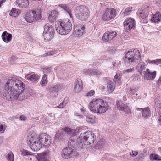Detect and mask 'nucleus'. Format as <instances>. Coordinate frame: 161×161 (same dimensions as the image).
Here are the masks:
<instances>
[{"mask_svg":"<svg viewBox=\"0 0 161 161\" xmlns=\"http://www.w3.org/2000/svg\"><path fill=\"white\" fill-rule=\"evenodd\" d=\"M67 103V101L66 103H64V101H63L62 102L60 103L59 105L57 106V107H55V108H62Z\"/></svg>","mask_w":161,"mask_h":161,"instance_id":"nucleus-51","label":"nucleus"},{"mask_svg":"<svg viewBox=\"0 0 161 161\" xmlns=\"http://www.w3.org/2000/svg\"><path fill=\"white\" fill-rule=\"evenodd\" d=\"M95 94V91L93 90H91L89 92L86 94V96H91Z\"/></svg>","mask_w":161,"mask_h":161,"instance_id":"nucleus-53","label":"nucleus"},{"mask_svg":"<svg viewBox=\"0 0 161 161\" xmlns=\"http://www.w3.org/2000/svg\"><path fill=\"white\" fill-rule=\"evenodd\" d=\"M25 87V84L21 80L15 77H8L2 92L4 99L8 100L15 99L18 97L16 91L22 90V92Z\"/></svg>","mask_w":161,"mask_h":161,"instance_id":"nucleus-1","label":"nucleus"},{"mask_svg":"<svg viewBox=\"0 0 161 161\" xmlns=\"http://www.w3.org/2000/svg\"><path fill=\"white\" fill-rule=\"evenodd\" d=\"M120 75L119 74H116L115 75L113 80L116 83L120 79Z\"/></svg>","mask_w":161,"mask_h":161,"instance_id":"nucleus-52","label":"nucleus"},{"mask_svg":"<svg viewBox=\"0 0 161 161\" xmlns=\"http://www.w3.org/2000/svg\"><path fill=\"white\" fill-rule=\"evenodd\" d=\"M150 159L151 161H161V157L158 154H152L150 155Z\"/></svg>","mask_w":161,"mask_h":161,"instance_id":"nucleus-35","label":"nucleus"},{"mask_svg":"<svg viewBox=\"0 0 161 161\" xmlns=\"http://www.w3.org/2000/svg\"><path fill=\"white\" fill-rule=\"evenodd\" d=\"M116 36V32L113 31H110L105 32L102 37V41L106 43L110 42Z\"/></svg>","mask_w":161,"mask_h":161,"instance_id":"nucleus-10","label":"nucleus"},{"mask_svg":"<svg viewBox=\"0 0 161 161\" xmlns=\"http://www.w3.org/2000/svg\"><path fill=\"white\" fill-rule=\"evenodd\" d=\"M144 158V156L143 154H141L138 155V156L136 158L137 161H142Z\"/></svg>","mask_w":161,"mask_h":161,"instance_id":"nucleus-50","label":"nucleus"},{"mask_svg":"<svg viewBox=\"0 0 161 161\" xmlns=\"http://www.w3.org/2000/svg\"><path fill=\"white\" fill-rule=\"evenodd\" d=\"M20 119L21 120L25 121L26 120V118L24 116L21 115L20 117Z\"/></svg>","mask_w":161,"mask_h":161,"instance_id":"nucleus-59","label":"nucleus"},{"mask_svg":"<svg viewBox=\"0 0 161 161\" xmlns=\"http://www.w3.org/2000/svg\"><path fill=\"white\" fill-rule=\"evenodd\" d=\"M115 86L114 83L111 81H108V83L107 88L109 93L112 92L114 89Z\"/></svg>","mask_w":161,"mask_h":161,"instance_id":"nucleus-33","label":"nucleus"},{"mask_svg":"<svg viewBox=\"0 0 161 161\" xmlns=\"http://www.w3.org/2000/svg\"><path fill=\"white\" fill-rule=\"evenodd\" d=\"M108 108V103L100 99H93L90 103V109L91 111L97 114L105 113Z\"/></svg>","mask_w":161,"mask_h":161,"instance_id":"nucleus-2","label":"nucleus"},{"mask_svg":"<svg viewBox=\"0 0 161 161\" xmlns=\"http://www.w3.org/2000/svg\"><path fill=\"white\" fill-rule=\"evenodd\" d=\"M44 31L54 34V30L52 25L48 23L46 24L44 26Z\"/></svg>","mask_w":161,"mask_h":161,"instance_id":"nucleus-30","label":"nucleus"},{"mask_svg":"<svg viewBox=\"0 0 161 161\" xmlns=\"http://www.w3.org/2000/svg\"><path fill=\"white\" fill-rule=\"evenodd\" d=\"M19 11L20 12L19 10L13 8L9 13V15L13 17H16L19 15Z\"/></svg>","mask_w":161,"mask_h":161,"instance_id":"nucleus-38","label":"nucleus"},{"mask_svg":"<svg viewBox=\"0 0 161 161\" xmlns=\"http://www.w3.org/2000/svg\"><path fill=\"white\" fill-rule=\"evenodd\" d=\"M16 2L19 7L22 8H26L29 5L28 0H16Z\"/></svg>","mask_w":161,"mask_h":161,"instance_id":"nucleus-26","label":"nucleus"},{"mask_svg":"<svg viewBox=\"0 0 161 161\" xmlns=\"http://www.w3.org/2000/svg\"><path fill=\"white\" fill-rule=\"evenodd\" d=\"M44 71L47 72H49L51 70L50 68L48 67H45L43 69Z\"/></svg>","mask_w":161,"mask_h":161,"instance_id":"nucleus-58","label":"nucleus"},{"mask_svg":"<svg viewBox=\"0 0 161 161\" xmlns=\"http://www.w3.org/2000/svg\"><path fill=\"white\" fill-rule=\"evenodd\" d=\"M137 110L141 111L142 116L145 118H149L151 115V112L149 108L148 107L143 108H138Z\"/></svg>","mask_w":161,"mask_h":161,"instance_id":"nucleus-21","label":"nucleus"},{"mask_svg":"<svg viewBox=\"0 0 161 161\" xmlns=\"http://www.w3.org/2000/svg\"><path fill=\"white\" fill-rule=\"evenodd\" d=\"M85 27L84 25H81V35H82V34H83L85 33Z\"/></svg>","mask_w":161,"mask_h":161,"instance_id":"nucleus-57","label":"nucleus"},{"mask_svg":"<svg viewBox=\"0 0 161 161\" xmlns=\"http://www.w3.org/2000/svg\"><path fill=\"white\" fill-rule=\"evenodd\" d=\"M54 34H50L49 32H43V34L44 39L46 41L50 40Z\"/></svg>","mask_w":161,"mask_h":161,"instance_id":"nucleus-40","label":"nucleus"},{"mask_svg":"<svg viewBox=\"0 0 161 161\" xmlns=\"http://www.w3.org/2000/svg\"><path fill=\"white\" fill-rule=\"evenodd\" d=\"M4 0H0V8L1 7V4L3 3Z\"/></svg>","mask_w":161,"mask_h":161,"instance_id":"nucleus-63","label":"nucleus"},{"mask_svg":"<svg viewBox=\"0 0 161 161\" xmlns=\"http://www.w3.org/2000/svg\"><path fill=\"white\" fill-rule=\"evenodd\" d=\"M74 149L70 147H67L62 150V156L64 158L68 159L74 155Z\"/></svg>","mask_w":161,"mask_h":161,"instance_id":"nucleus-16","label":"nucleus"},{"mask_svg":"<svg viewBox=\"0 0 161 161\" xmlns=\"http://www.w3.org/2000/svg\"><path fill=\"white\" fill-rule=\"evenodd\" d=\"M117 108L120 111L129 114L131 113V110L130 108L127 104L123 103L120 101L116 102Z\"/></svg>","mask_w":161,"mask_h":161,"instance_id":"nucleus-14","label":"nucleus"},{"mask_svg":"<svg viewBox=\"0 0 161 161\" xmlns=\"http://www.w3.org/2000/svg\"><path fill=\"white\" fill-rule=\"evenodd\" d=\"M146 65V64L144 62H141L138 64L137 66V69L139 71H142L145 69Z\"/></svg>","mask_w":161,"mask_h":161,"instance_id":"nucleus-36","label":"nucleus"},{"mask_svg":"<svg viewBox=\"0 0 161 161\" xmlns=\"http://www.w3.org/2000/svg\"><path fill=\"white\" fill-rule=\"evenodd\" d=\"M116 14V13L113 8H108L106 9L103 16V19L105 21H109L114 19Z\"/></svg>","mask_w":161,"mask_h":161,"instance_id":"nucleus-8","label":"nucleus"},{"mask_svg":"<svg viewBox=\"0 0 161 161\" xmlns=\"http://www.w3.org/2000/svg\"><path fill=\"white\" fill-rule=\"evenodd\" d=\"M4 124H0V131L2 133L4 132L5 131V129H4Z\"/></svg>","mask_w":161,"mask_h":161,"instance_id":"nucleus-56","label":"nucleus"},{"mask_svg":"<svg viewBox=\"0 0 161 161\" xmlns=\"http://www.w3.org/2000/svg\"><path fill=\"white\" fill-rule=\"evenodd\" d=\"M2 139L1 137H0V145L2 143Z\"/></svg>","mask_w":161,"mask_h":161,"instance_id":"nucleus-64","label":"nucleus"},{"mask_svg":"<svg viewBox=\"0 0 161 161\" xmlns=\"http://www.w3.org/2000/svg\"><path fill=\"white\" fill-rule=\"evenodd\" d=\"M22 152L23 155L24 156H28L32 155V153L25 150H22Z\"/></svg>","mask_w":161,"mask_h":161,"instance_id":"nucleus-49","label":"nucleus"},{"mask_svg":"<svg viewBox=\"0 0 161 161\" xmlns=\"http://www.w3.org/2000/svg\"><path fill=\"white\" fill-rule=\"evenodd\" d=\"M138 154V152L137 151H132L131 152H130V154L133 157L136 156Z\"/></svg>","mask_w":161,"mask_h":161,"instance_id":"nucleus-54","label":"nucleus"},{"mask_svg":"<svg viewBox=\"0 0 161 161\" xmlns=\"http://www.w3.org/2000/svg\"><path fill=\"white\" fill-rule=\"evenodd\" d=\"M132 8L131 7H129L127 8L125 10L124 12V14L125 15L127 16L129 15L131 12Z\"/></svg>","mask_w":161,"mask_h":161,"instance_id":"nucleus-46","label":"nucleus"},{"mask_svg":"<svg viewBox=\"0 0 161 161\" xmlns=\"http://www.w3.org/2000/svg\"><path fill=\"white\" fill-rule=\"evenodd\" d=\"M105 143V140L104 139H101L98 141L95 147L98 149H101L103 147Z\"/></svg>","mask_w":161,"mask_h":161,"instance_id":"nucleus-37","label":"nucleus"},{"mask_svg":"<svg viewBox=\"0 0 161 161\" xmlns=\"http://www.w3.org/2000/svg\"><path fill=\"white\" fill-rule=\"evenodd\" d=\"M59 6L64 10L66 11L69 14L70 17L72 18L71 11L68 5L65 4H62L59 5Z\"/></svg>","mask_w":161,"mask_h":161,"instance_id":"nucleus-32","label":"nucleus"},{"mask_svg":"<svg viewBox=\"0 0 161 161\" xmlns=\"http://www.w3.org/2000/svg\"><path fill=\"white\" fill-rule=\"evenodd\" d=\"M63 88V85L58 83L52 85L48 88V92L50 95L54 97L56 95H58V92Z\"/></svg>","mask_w":161,"mask_h":161,"instance_id":"nucleus-9","label":"nucleus"},{"mask_svg":"<svg viewBox=\"0 0 161 161\" xmlns=\"http://www.w3.org/2000/svg\"><path fill=\"white\" fill-rule=\"evenodd\" d=\"M39 141L43 145L47 146L50 143V136L45 133H43L38 136Z\"/></svg>","mask_w":161,"mask_h":161,"instance_id":"nucleus-13","label":"nucleus"},{"mask_svg":"<svg viewBox=\"0 0 161 161\" xmlns=\"http://www.w3.org/2000/svg\"><path fill=\"white\" fill-rule=\"evenodd\" d=\"M159 101H157V100H156L155 102L156 106L158 107L157 108V110L159 111L158 114H159L160 112H161V103H159Z\"/></svg>","mask_w":161,"mask_h":161,"instance_id":"nucleus-47","label":"nucleus"},{"mask_svg":"<svg viewBox=\"0 0 161 161\" xmlns=\"http://www.w3.org/2000/svg\"><path fill=\"white\" fill-rule=\"evenodd\" d=\"M39 140L38 136L33 133L27 136V144L33 150L37 151L41 148L42 145Z\"/></svg>","mask_w":161,"mask_h":161,"instance_id":"nucleus-5","label":"nucleus"},{"mask_svg":"<svg viewBox=\"0 0 161 161\" xmlns=\"http://www.w3.org/2000/svg\"><path fill=\"white\" fill-rule=\"evenodd\" d=\"M83 72L86 75H91L93 74L94 75L99 76L100 75L101 72L99 70L92 69H85L83 71Z\"/></svg>","mask_w":161,"mask_h":161,"instance_id":"nucleus-22","label":"nucleus"},{"mask_svg":"<svg viewBox=\"0 0 161 161\" xmlns=\"http://www.w3.org/2000/svg\"><path fill=\"white\" fill-rule=\"evenodd\" d=\"M7 159L8 161H14V155L11 151H10L8 154Z\"/></svg>","mask_w":161,"mask_h":161,"instance_id":"nucleus-44","label":"nucleus"},{"mask_svg":"<svg viewBox=\"0 0 161 161\" xmlns=\"http://www.w3.org/2000/svg\"><path fill=\"white\" fill-rule=\"evenodd\" d=\"M41 6L38 7L36 10H31L27 13L25 17V19L29 23H31L40 19L41 18Z\"/></svg>","mask_w":161,"mask_h":161,"instance_id":"nucleus-7","label":"nucleus"},{"mask_svg":"<svg viewBox=\"0 0 161 161\" xmlns=\"http://www.w3.org/2000/svg\"><path fill=\"white\" fill-rule=\"evenodd\" d=\"M152 15L153 16L151 19L152 22L154 23L158 22L161 20V15L159 12H157L155 14Z\"/></svg>","mask_w":161,"mask_h":161,"instance_id":"nucleus-29","label":"nucleus"},{"mask_svg":"<svg viewBox=\"0 0 161 161\" xmlns=\"http://www.w3.org/2000/svg\"><path fill=\"white\" fill-rule=\"evenodd\" d=\"M47 76L44 74L42 76V80L40 82V85L42 86H45L47 83Z\"/></svg>","mask_w":161,"mask_h":161,"instance_id":"nucleus-39","label":"nucleus"},{"mask_svg":"<svg viewBox=\"0 0 161 161\" xmlns=\"http://www.w3.org/2000/svg\"><path fill=\"white\" fill-rule=\"evenodd\" d=\"M151 8L148 6H144L141 9H139L138 14L143 19L147 17L151 12Z\"/></svg>","mask_w":161,"mask_h":161,"instance_id":"nucleus-15","label":"nucleus"},{"mask_svg":"<svg viewBox=\"0 0 161 161\" xmlns=\"http://www.w3.org/2000/svg\"><path fill=\"white\" fill-rule=\"evenodd\" d=\"M79 130L80 128L79 127L77 128L75 130L66 127L63 130L65 133L69 134L71 136H74L76 135L79 133Z\"/></svg>","mask_w":161,"mask_h":161,"instance_id":"nucleus-20","label":"nucleus"},{"mask_svg":"<svg viewBox=\"0 0 161 161\" xmlns=\"http://www.w3.org/2000/svg\"><path fill=\"white\" fill-rule=\"evenodd\" d=\"M2 37L4 42L8 43L11 41L12 38V35L11 34L8 33L7 31H5L3 33Z\"/></svg>","mask_w":161,"mask_h":161,"instance_id":"nucleus-23","label":"nucleus"},{"mask_svg":"<svg viewBox=\"0 0 161 161\" xmlns=\"http://www.w3.org/2000/svg\"><path fill=\"white\" fill-rule=\"evenodd\" d=\"M158 85H161V77L158 79Z\"/></svg>","mask_w":161,"mask_h":161,"instance_id":"nucleus-61","label":"nucleus"},{"mask_svg":"<svg viewBox=\"0 0 161 161\" xmlns=\"http://www.w3.org/2000/svg\"><path fill=\"white\" fill-rule=\"evenodd\" d=\"M144 79L147 80H153L155 78L156 75V71L151 72L150 70L147 69L146 71H144Z\"/></svg>","mask_w":161,"mask_h":161,"instance_id":"nucleus-18","label":"nucleus"},{"mask_svg":"<svg viewBox=\"0 0 161 161\" xmlns=\"http://www.w3.org/2000/svg\"><path fill=\"white\" fill-rule=\"evenodd\" d=\"M80 80L76 79L75 81L74 91L75 93H78L80 91Z\"/></svg>","mask_w":161,"mask_h":161,"instance_id":"nucleus-31","label":"nucleus"},{"mask_svg":"<svg viewBox=\"0 0 161 161\" xmlns=\"http://www.w3.org/2000/svg\"><path fill=\"white\" fill-rule=\"evenodd\" d=\"M76 142H77L79 144L80 143V137H79V138H77V140L76 141Z\"/></svg>","mask_w":161,"mask_h":161,"instance_id":"nucleus-62","label":"nucleus"},{"mask_svg":"<svg viewBox=\"0 0 161 161\" xmlns=\"http://www.w3.org/2000/svg\"><path fill=\"white\" fill-rule=\"evenodd\" d=\"M125 61L127 65H136L142 60L139 51L137 49H131L125 55Z\"/></svg>","mask_w":161,"mask_h":161,"instance_id":"nucleus-3","label":"nucleus"},{"mask_svg":"<svg viewBox=\"0 0 161 161\" xmlns=\"http://www.w3.org/2000/svg\"><path fill=\"white\" fill-rule=\"evenodd\" d=\"M49 152L48 151L38 153L36 158L38 161H49Z\"/></svg>","mask_w":161,"mask_h":161,"instance_id":"nucleus-17","label":"nucleus"},{"mask_svg":"<svg viewBox=\"0 0 161 161\" xmlns=\"http://www.w3.org/2000/svg\"><path fill=\"white\" fill-rule=\"evenodd\" d=\"M58 15V12L56 10L52 11L49 14L48 19L49 21L53 22L55 21Z\"/></svg>","mask_w":161,"mask_h":161,"instance_id":"nucleus-28","label":"nucleus"},{"mask_svg":"<svg viewBox=\"0 0 161 161\" xmlns=\"http://www.w3.org/2000/svg\"><path fill=\"white\" fill-rule=\"evenodd\" d=\"M80 6L77 7L74 10L75 14L76 17L79 19H80Z\"/></svg>","mask_w":161,"mask_h":161,"instance_id":"nucleus-41","label":"nucleus"},{"mask_svg":"<svg viewBox=\"0 0 161 161\" xmlns=\"http://www.w3.org/2000/svg\"><path fill=\"white\" fill-rule=\"evenodd\" d=\"M58 26L56 25V30L58 33L61 35H65L69 33L72 28V25L70 20L64 19L58 23Z\"/></svg>","mask_w":161,"mask_h":161,"instance_id":"nucleus-4","label":"nucleus"},{"mask_svg":"<svg viewBox=\"0 0 161 161\" xmlns=\"http://www.w3.org/2000/svg\"><path fill=\"white\" fill-rule=\"evenodd\" d=\"M63 137V135L62 134V132L59 131L55 134L54 137V140L56 141H60L62 140Z\"/></svg>","mask_w":161,"mask_h":161,"instance_id":"nucleus-34","label":"nucleus"},{"mask_svg":"<svg viewBox=\"0 0 161 161\" xmlns=\"http://www.w3.org/2000/svg\"><path fill=\"white\" fill-rule=\"evenodd\" d=\"M134 70V69L133 68H130L125 70L124 73H131Z\"/></svg>","mask_w":161,"mask_h":161,"instance_id":"nucleus-55","label":"nucleus"},{"mask_svg":"<svg viewBox=\"0 0 161 161\" xmlns=\"http://www.w3.org/2000/svg\"><path fill=\"white\" fill-rule=\"evenodd\" d=\"M88 112L85 108L82 107L81 108V121L85 122V121L87 119L89 116Z\"/></svg>","mask_w":161,"mask_h":161,"instance_id":"nucleus-25","label":"nucleus"},{"mask_svg":"<svg viewBox=\"0 0 161 161\" xmlns=\"http://www.w3.org/2000/svg\"><path fill=\"white\" fill-rule=\"evenodd\" d=\"M81 20H87L89 15V11L88 8L85 6L81 5Z\"/></svg>","mask_w":161,"mask_h":161,"instance_id":"nucleus-19","label":"nucleus"},{"mask_svg":"<svg viewBox=\"0 0 161 161\" xmlns=\"http://www.w3.org/2000/svg\"><path fill=\"white\" fill-rule=\"evenodd\" d=\"M137 89L130 88L128 91V93L130 97L132 99H140V96H138V94L136 93Z\"/></svg>","mask_w":161,"mask_h":161,"instance_id":"nucleus-24","label":"nucleus"},{"mask_svg":"<svg viewBox=\"0 0 161 161\" xmlns=\"http://www.w3.org/2000/svg\"><path fill=\"white\" fill-rule=\"evenodd\" d=\"M26 79L29 82L34 84L37 81L39 76L36 74H33L29 76L26 77Z\"/></svg>","mask_w":161,"mask_h":161,"instance_id":"nucleus-27","label":"nucleus"},{"mask_svg":"<svg viewBox=\"0 0 161 161\" xmlns=\"http://www.w3.org/2000/svg\"><path fill=\"white\" fill-rule=\"evenodd\" d=\"M87 129V127L86 126L81 127V137H83L82 139H81V141L84 142L83 144L84 145L86 144L87 145L93 144L96 139V136L92 132L86 131ZM83 145V144H82V146Z\"/></svg>","mask_w":161,"mask_h":161,"instance_id":"nucleus-6","label":"nucleus"},{"mask_svg":"<svg viewBox=\"0 0 161 161\" xmlns=\"http://www.w3.org/2000/svg\"><path fill=\"white\" fill-rule=\"evenodd\" d=\"M159 117H158V121L161 122V113H160L159 114Z\"/></svg>","mask_w":161,"mask_h":161,"instance_id":"nucleus-60","label":"nucleus"},{"mask_svg":"<svg viewBox=\"0 0 161 161\" xmlns=\"http://www.w3.org/2000/svg\"><path fill=\"white\" fill-rule=\"evenodd\" d=\"M96 120V118L94 116L89 115L88 118L86 120L87 122L93 123L95 122Z\"/></svg>","mask_w":161,"mask_h":161,"instance_id":"nucleus-43","label":"nucleus"},{"mask_svg":"<svg viewBox=\"0 0 161 161\" xmlns=\"http://www.w3.org/2000/svg\"><path fill=\"white\" fill-rule=\"evenodd\" d=\"M149 62L150 63L154 64L156 65H158L161 64V59L149 61Z\"/></svg>","mask_w":161,"mask_h":161,"instance_id":"nucleus-45","label":"nucleus"},{"mask_svg":"<svg viewBox=\"0 0 161 161\" xmlns=\"http://www.w3.org/2000/svg\"><path fill=\"white\" fill-rule=\"evenodd\" d=\"M56 52L54 50H52L49 52H48L45 54V55H44L43 56L44 57H45L47 56H51L53 54L56 53Z\"/></svg>","mask_w":161,"mask_h":161,"instance_id":"nucleus-48","label":"nucleus"},{"mask_svg":"<svg viewBox=\"0 0 161 161\" xmlns=\"http://www.w3.org/2000/svg\"><path fill=\"white\" fill-rule=\"evenodd\" d=\"M124 25L125 31L130 30L135 26L136 23L135 20L131 18H127L124 21Z\"/></svg>","mask_w":161,"mask_h":161,"instance_id":"nucleus-12","label":"nucleus"},{"mask_svg":"<svg viewBox=\"0 0 161 161\" xmlns=\"http://www.w3.org/2000/svg\"><path fill=\"white\" fill-rule=\"evenodd\" d=\"M74 31L75 34L78 37H80V30L79 25L74 26Z\"/></svg>","mask_w":161,"mask_h":161,"instance_id":"nucleus-42","label":"nucleus"},{"mask_svg":"<svg viewBox=\"0 0 161 161\" xmlns=\"http://www.w3.org/2000/svg\"><path fill=\"white\" fill-rule=\"evenodd\" d=\"M25 86L24 88H23V90L22 92V90H19L16 91V93L18 95L17 98H15V99H18L19 100H22L25 98L27 96H29L31 95V90L30 89H25Z\"/></svg>","mask_w":161,"mask_h":161,"instance_id":"nucleus-11","label":"nucleus"}]
</instances>
